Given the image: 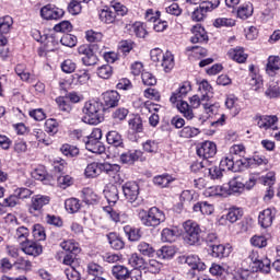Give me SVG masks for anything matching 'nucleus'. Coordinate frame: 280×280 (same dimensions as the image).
<instances>
[{
	"instance_id": "45",
	"label": "nucleus",
	"mask_w": 280,
	"mask_h": 280,
	"mask_svg": "<svg viewBox=\"0 0 280 280\" xmlns=\"http://www.w3.org/2000/svg\"><path fill=\"white\" fill-rule=\"evenodd\" d=\"M100 19L103 23H115L117 21V15L113 12V9L109 10H103L100 13Z\"/></svg>"
},
{
	"instance_id": "38",
	"label": "nucleus",
	"mask_w": 280,
	"mask_h": 280,
	"mask_svg": "<svg viewBox=\"0 0 280 280\" xmlns=\"http://www.w3.org/2000/svg\"><path fill=\"white\" fill-rule=\"evenodd\" d=\"M128 268L121 266V265H116L112 268V273L115 277V279L118 280H127L128 279Z\"/></svg>"
},
{
	"instance_id": "25",
	"label": "nucleus",
	"mask_w": 280,
	"mask_h": 280,
	"mask_svg": "<svg viewBox=\"0 0 280 280\" xmlns=\"http://www.w3.org/2000/svg\"><path fill=\"white\" fill-rule=\"evenodd\" d=\"M199 90L202 91L201 102H211L213 97V88L209 84V81H201L199 84Z\"/></svg>"
},
{
	"instance_id": "23",
	"label": "nucleus",
	"mask_w": 280,
	"mask_h": 280,
	"mask_svg": "<svg viewBox=\"0 0 280 280\" xmlns=\"http://www.w3.org/2000/svg\"><path fill=\"white\" fill-rule=\"evenodd\" d=\"M185 264L191 268V270H206L207 265L205 262L200 261V257L196 255H189L185 259Z\"/></svg>"
},
{
	"instance_id": "49",
	"label": "nucleus",
	"mask_w": 280,
	"mask_h": 280,
	"mask_svg": "<svg viewBox=\"0 0 280 280\" xmlns=\"http://www.w3.org/2000/svg\"><path fill=\"white\" fill-rule=\"evenodd\" d=\"M200 135V129L195 127H184L183 130L179 132V137L184 139H191L192 137H198Z\"/></svg>"
},
{
	"instance_id": "29",
	"label": "nucleus",
	"mask_w": 280,
	"mask_h": 280,
	"mask_svg": "<svg viewBox=\"0 0 280 280\" xmlns=\"http://www.w3.org/2000/svg\"><path fill=\"white\" fill-rule=\"evenodd\" d=\"M279 69H280L279 56H270L268 58V62H267V67H266V71H267L268 75L273 77L276 71H279Z\"/></svg>"
},
{
	"instance_id": "59",
	"label": "nucleus",
	"mask_w": 280,
	"mask_h": 280,
	"mask_svg": "<svg viewBox=\"0 0 280 280\" xmlns=\"http://www.w3.org/2000/svg\"><path fill=\"white\" fill-rule=\"evenodd\" d=\"M46 132L48 135H56L58 133V121L54 118L47 119L45 122Z\"/></svg>"
},
{
	"instance_id": "48",
	"label": "nucleus",
	"mask_w": 280,
	"mask_h": 280,
	"mask_svg": "<svg viewBox=\"0 0 280 280\" xmlns=\"http://www.w3.org/2000/svg\"><path fill=\"white\" fill-rule=\"evenodd\" d=\"M225 106L229 108V110H232L233 115H240V112L242 108H240V105L237 104V98L230 96L225 101Z\"/></svg>"
},
{
	"instance_id": "5",
	"label": "nucleus",
	"mask_w": 280,
	"mask_h": 280,
	"mask_svg": "<svg viewBox=\"0 0 280 280\" xmlns=\"http://www.w3.org/2000/svg\"><path fill=\"white\" fill-rule=\"evenodd\" d=\"M218 153V147H215V143L211 141H206L201 143V145L197 149V154L201 159H203L202 162H197L191 165V170L196 172L197 170H200L205 167V164L207 163L208 159H213V155Z\"/></svg>"
},
{
	"instance_id": "1",
	"label": "nucleus",
	"mask_w": 280,
	"mask_h": 280,
	"mask_svg": "<svg viewBox=\"0 0 280 280\" xmlns=\"http://www.w3.org/2000/svg\"><path fill=\"white\" fill-rule=\"evenodd\" d=\"M82 121L90 126H97L104 121V106L97 101H89L82 108Z\"/></svg>"
},
{
	"instance_id": "35",
	"label": "nucleus",
	"mask_w": 280,
	"mask_h": 280,
	"mask_svg": "<svg viewBox=\"0 0 280 280\" xmlns=\"http://www.w3.org/2000/svg\"><path fill=\"white\" fill-rule=\"evenodd\" d=\"M137 248L143 257H154V254L156 253L154 246L148 242H140Z\"/></svg>"
},
{
	"instance_id": "62",
	"label": "nucleus",
	"mask_w": 280,
	"mask_h": 280,
	"mask_svg": "<svg viewBox=\"0 0 280 280\" xmlns=\"http://www.w3.org/2000/svg\"><path fill=\"white\" fill-rule=\"evenodd\" d=\"M107 212L110 215V219L114 222H120L121 224H124V222H126V220H128V215L127 214H119V212L112 210L110 208L107 209Z\"/></svg>"
},
{
	"instance_id": "54",
	"label": "nucleus",
	"mask_w": 280,
	"mask_h": 280,
	"mask_svg": "<svg viewBox=\"0 0 280 280\" xmlns=\"http://www.w3.org/2000/svg\"><path fill=\"white\" fill-rule=\"evenodd\" d=\"M162 242H175L176 241V231L170 228H165L161 233Z\"/></svg>"
},
{
	"instance_id": "22",
	"label": "nucleus",
	"mask_w": 280,
	"mask_h": 280,
	"mask_svg": "<svg viewBox=\"0 0 280 280\" xmlns=\"http://www.w3.org/2000/svg\"><path fill=\"white\" fill-rule=\"evenodd\" d=\"M278 121L277 116H260L258 119V127L264 128L265 130H277V127L275 126Z\"/></svg>"
},
{
	"instance_id": "34",
	"label": "nucleus",
	"mask_w": 280,
	"mask_h": 280,
	"mask_svg": "<svg viewBox=\"0 0 280 280\" xmlns=\"http://www.w3.org/2000/svg\"><path fill=\"white\" fill-rule=\"evenodd\" d=\"M160 65L163 67L165 73H170V71L174 69V55H172L170 51H166Z\"/></svg>"
},
{
	"instance_id": "63",
	"label": "nucleus",
	"mask_w": 280,
	"mask_h": 280,
	"mask_svg": "<svg viewBox=\"0 0 280 280\" xmlns=\"http://www.w3.org/2000/svg\"><path fill=\"white\" fill-rule=\"evenodd\" d=\"M265 95H266L267 97H270V98H272V97H279V95H280L279 84H277V83H271V84L269 85V88L266 90Z\"/></svg>"
},
{
	"instance_id": "32",
	"label": "nucleus",
	"mask_w": 280,
	"mask_h": 280,
	"mask_svg": "<svg viewBox=\"0 0 280 280\" xmlns=\"http://www.w3.org/2000/svg\"><path fill=\"white\" fill-rule=\"evenodd\" d=\"M125 235L128 237L129 242H139L141 240V230L132 228L130 225L124 226Z\"/></svg>"
},
{
	"instance_id": "51",
	"label": "nucleus",
	"mask_w": 280,
	"mask_h": 280,
	"mask_svg": "<svg viewBox=\"0 0 280 280\" xmlns=\"http://www.w3.org/2000/svg\"><path fill=\"white\" fill-rule=\"evenodd\" d=\"M110 8L116 16H126V14H128V8L120 2L112 1Z\"/></svg>"
},
{
	"instance_id": "26",
	"label": "nucleus",
	"mask_w": 280,
	"mask_h": 280,
	"mask_svg": "<svg viewBox=\"0 0 280 280\" xmlns=\"http://www.w3.org/2000/svg\"><path fill=\"white\" fill-rule=\"evenodd\" d=\"M171 183H174V177H172L170 174H163L153 177V184L156 185V187H161V189L170 187Z\"/></svg>"
},
{
	"instance_id": "24",
	"label": "nucleus",
	"mask_w": 280,
	"mask_h": 280,
	"mask_svg": "<svg viewBox=\"0 0 280 280\" xmlns=\"http://www.w3.org/2000/svg\"><path fill=\"white\" fill-rule=\"evenodd\" d=\"M107 143L114 148H124V138L118 131H109L106 135Z\"/></svg>"
},
{
	"instance_id": "64",
	"label": "nucleus",
	"mask_w": 280,
	"mask_h": 280,
	"mask_svg": "<svg viewBox=\"0 0 280 280\" xmlns=\"http://www.w3.org/2000/svg\"><path fill=\"white\" fill-rule=\"evenodd\" d=\"M65 273L69 280H80V271L75 267H68Z\"/></svg>"
},
{
	"instance_id": "57",
	"label": "nucleus",
	"mask_w": 280,
	"mask_h": 280,
	"mask_svg": "<svg viewBox=\"0 0 280 280\" xmlns=\"http://www.w3.org/2000/svg\"><path fill=\"white\" fill-rule=\"evenodd\" d=\"M156 255L160 257V259H172V257H174V248L170 246H163L158 250Z\"/></svg>"
},
{
	"instance_id": "9",
	"label": "nucleus",
	"mask_w": 280,
	"mask_h": 280,
	"mask_svg": "<svg viewBox=\"0 0 280 280\" xmlns=\"http://www.w3.org/2000/svg\"><path fill=\"white\" fill-rule=\"evenodd\" d=\"M245 185L242 182V177H234L229 183V188L224 186H217V196H226V194H242L244 191Z\"/></svg>"
},
{
	"instance_id": "39",
	"label": "nucleus",
	"mask_w": 280,
	"mask_h": 280,
	"mask_svg": "<svg viewBox=\"0 0 280 280\" xmlns=\"http://www.w3.org/2000/svg\"><path fill=\"white\" fill-rule=\"evenodd\" d=\"M177 109L186 119H191L194 117V110L189 106L188 102H185L183 100H179V103L177 104Z\"/></svg>"
},
{
	"instance_id": "6",
	"label": "nucleus",
	"mask_w": 280,
	"mask_h": 280,
	"mask_svg": "<svg viewBox=\"0 0 280 280\" xmlns=\"http://www.w3.org/2000/svg\"><path fill=\"white\" fill-rule=\"evenodd\" d=\"M184 229V240L186 244H189V246H194L200 242V233H202V230L200 229V225L191 220H187L183 223Z\"/></svg>"
},
{
	"instance_id": "46",
	"label": "nucleus",
	"mask_w": 280,
	"mask_h": 280,
	"mask_svg": "<svg viewBox=\"0 0 280 280\" xmlns=\"http://www.w3.org/2000/svg\"><path fill=\"white\" fill-rule=\"evenodd\" d=\"M237 16L243 21H246L249 16H253V4H243L237 9Z\"/></svg>"
},
{
	"instance_id": "40",
	"label": "nucleus",
	"mask_w": 280,
	"mask_h": 280,
	"mask_svg": "<svg viewBox=\"0 0 280 280\" xmlns=\"http://www.w3.org/2000/svg\"><path fill=\"white\" fill-rule=\"evenodd\" d=\"M107 240L109 242V246L114 248V250H121L126 244L121 241L120 237L117 236L115 233H109L107 235Z\"/></svg>"
},
{
	"instance_id": "50",
	"label": "nucleus",
	"mask_w": 280,
	"mask_h": 280,
	"mask_svg": "<svg viewBox=\"0 0 280 280\" xmlns=\"http://www.w3.org/2000/svg\"><path fill=\"white\" fill-rule=\"evenodd\" d=\"M129 264L135 269H139V268L143 269L145 267V260L143 259V257L139 256V254H132L129 257Z\"/></svg>"
},
{
	"instance_id": "16",
	"label": "nucleus",
	"mask_w": 280,
	"mask_h": 280,
	"mask_svg": "<svg viewBox=\"0 0 280 280\" xmlns=\"http://www.w3.org/2000/svg\"><path fill=\"white\" fill-rule=\"evenodd\" d=\"M190 91H191V83L186 81L182 83L178 90L171 95L170 101L172 102V104H176V102L183 100V97H187V93H189Z\"/></svg>"
},
{
	"instance_id": "33",
	"label": "nucleus",
	"mask_w": 280,
	"mask_h": 280,
	"mask_svg": "<svg viewBox=\"0 0 280 280\" xmlns=\"http://www.w3.org/2000/svg\"><path fill=\"white\" fill-rule=\"evenodd\" d=\"M242 215H244V211H242V208L232 207L228 211L226 220L231 224H235L237 220H242Z\"/></svg>"
},
{
	"instance_id": "28",
	"label": "nucleus",
	"mask_w": 280,
	"mask_h": 280,
	"mask_svg": "<svg viewBox=\"0 0 280 280\" xmlns=\"http://www.w3.org/2000/svg\"><path fill=\"white\" fill-rule=\"evenodd\" d=\"M104 196L109 205H115L119 200V190L117 186L110 185L104 190Z\"/></svg>"
},
{
	"instance_id": "61",
	"label": "nucleus",
	"mask_w": 280,
	"mask_h": 280,
	"mask_svg": "<svg viewBox=\"0 0 280 280\" xmlns=\"http://www.w3.org/2000/svg\"><path fill=\"white\" fill-rule=\"evenodd\" d=\"M132 30L138 38H144V36H148V31H145V25H143V23H135L132 25Z\"/></svg>"
},
{
	"instance_id": "13",
	"label": "nucleus",
	"mask_w": 280,
	"mask_h": 280,
	"mask_svg": "<svg viewBox=\"0 0 280 280\" xmlns=\"http://www.w3.org/2000/svg\"><path fill=\"white\" fill-rule=\"evenodd\" d=\"M51 202V198L46 195H35L31 199V205L28 208V212L34 215V213H40L43 211V207H47Z\"/></svg>"
},
{
	"instance_id": "18",
	"label": "nucleus",
	"mask_w": 280,
	"mask_h": 280,
	"mask_svg": "<svg viewBox=\"0 0 280 280\" xmlns=\"http://www.w3.org/2000/svg\"><path fill=\"white\" fill-rule=\"evenodd\" d=\"M85 148L93 154H104L106 152V147L100 140H85Z\"/></svg>"
},
{
	"instance_id": "4",
	"label": "nucleus",
	"mask_w": 280,
	"mask_h": 280,
	"mask_svg": "<svg viewBox=\"0 0 280 280\" xmlns=\"http://www.w3.org/2000/svg\"><path fill=\"white\" fill-rule=\"evenodd\" d=\"M97 51H100V46L97 44H84L78 47V54L79 56H82L81 60L85 67H95V65L100 62Z\"/></svg>"
},
{
	"instance_id": "14",
	"label": "nucleus",
	"mask_w": 280,
	"mask_h": 280,
	"mask_svg": "<svg viewBox=\"0 0 280 280\" xmlns=\"http://www.w3.org/2000/svg\"><path fill=\"white\" fill-rule=\"evenodd\" d=\"M21 250H23L25 255H30L31 257H38V255L43 254V245L30 240L22 241Z\"/></svg>"
},
{
	"instance_id": "15",
	"label": "nucleus",
	"mask_w": 280,
	"mask_h": 280,
	"mask_svg": "<svg viewBox=\"0 0 280 280\" xmlns=\"http://www.w3.org/2000/svg\"><path fill=\"white\" fill-rule=\"evenodd\" d=\"M119 100H121V95L117 91H107L103 93V104L106 108H115L119 106Z\"/></svg>"
},
{
	"instance_id": "53",
	"label": "nucleus",
	"mask_w": 280,
	"mask_h": 280,
	"mask_svg": "<svg viewBox=\"0 0 280 280\" xmlns=\"http://www.w3.org/2000/svg\"><path fill=\"white\" fill-rule=\"evenodd\" d=\"M60 150L65 156H69L70 159H73V156H78V154H80V149L70 144H63Z\"/></svg>"
},
{
	"instance_id": "58",
	"label": "nucleus",
	"mask_w": 280,
	"mask_h": 280,
	"mask_svg": "<svg viewBox=\"0 0 280 280\" xmlns=\"http://www.w3.org/2000/svg\"><path fill=\"white\" fill-rule=\"evenodd\" d=\"M226 168H222V166H212L209 168V174L212 180H219L224 176V172Z\"/></svg>"
},
{
	"instance_id": "19",
	"label": "nucleus",
	"mask_w": 280,
	"mask_h": 280,
	"mask_svg": "<svg viewBox=\"0 0 280 280\" xmlns=\"http://www.w3.org/2000/svg\"><path fill=\"white\" fill-rule=\"evenodd\" d=\"M140 156H143V152H141V150L128 151L120 155V161L127 165H133Z\"/></svg>"
},
{
	"instance_id": "47",
	"label": "nucleus",
	"mask_w": 280,
	"mask_h": 280,
	"mask_svg": "<svg viewBox=\"0 0 280 280\" xmlns=\"http://www.w3.org/2000/svg\"><path fill=\"white\" fill-rule=\"evenodd\" d=\"M33 237L37 240V242H45V240H47L45 228L40 224L33 225Z\"/></svg>"
},
{
	"instance_id": "31",
	"label": "nucleus",
	"mask_w": 280,
	"mask_h": 280,
	"mask_svg": "<svg viewBox=\"0 0 280 280\" xmlns=\"http://www.w3.org/2000/svg\"><path fill=\"white\" fill-rule=\"evenodd\" d=\"M102 174V163H91L85 168L86 178H97Z\"/></svg>"
},
{
	"instance_id": "41",
	"label": "nucleus",
	"mask_w": 280,
	"mask_h": 280,
	"mask_svg": "<svg viewBox=\"0 0 280 280\" xmlns=\"http://www.w3.org/2000/svg\"><path fill=\"white\" fill-rule=\"evenodd\" d=\"M12 25H14L12 16L5 15L4 18L0 19V34H10Z\"/></svg>"
},
{
	"instance_id": "17",
	"label": "nucleus",
	"mask_w": 280,
	"mask_h": 280,
	"mask_svg": "<svg viewBox=\"0 0 280 280\" xmlns=\"http://www.w3.org/2000/svg\"><path fill=\"white\" fill-rule=\"evenodd\" d=\"M215 208L213 205L207 202V201H198L192 206V211L195 213H201V215H211Z\"/></svg>"
},
{
	"instance_id": "8",
	"label": "nucleus",
	"mask_w": 280,
	"mask_h": 280,
	"mask_svg": "<svg viewBox=\"0 0 280 280\" xmlns=\"http://www.w3.org/2000/svg\"><path fill=\"white\" fill-rule=\"evenodd\" d=\"M122 194L126 200L133 207H139V205H141V199H139V184L136 182H127L122 185Z\"/></svg>"
},
{
	"instance_id": "27",
	"label": "nucleus",
	"mask_w": 280,
	"mask_h": 280,
	"mask_svg": "<svg viewBox=\"0 0 280 280\" xmlns=\"http://www.w3.org/2000/svg\"><path fill=\"white\" fill-rule=\"evenodd\" d=\"M212 249V257H217L218 259H222L223 257H229L231 255V249L226 248L222 244L210 245Z\"/></svg>"
},
{
	"instance_id": "2",
	"label": "nucleus",
	"mask_w": 280,
	"mask_h": 280,
	"mask_svg": "<svg viewBox=\"0 0 280 280\" xmlns=\"http://www.w3.org/2000/svg\"><path fill=\"white\" fill-rule=\"evenodd\" d=\"M138 218L143 226H149L152 229H156V226H161L163 222H165V212L163 210L152 207L148 211L143 209L138 210Z\"/></svg>"
},
{
	"instance_id": "11",
	"label": "nucleus",
	"mask_w": 280,
	"mask_h": 280,
	"mask_svg": "<svg viewBox=\"0 0 280 280\" xmlns=\"http://www.w3.org/2000/svg\"><path fill=\"white\" fill-rule=\"evenodd\" d=\"M240 165H242L243 167H248V165H250V160L241 159L235 161V158H233V155H230L224 158L220 162V166L222 167V170H228L229 172H237V170H240L237 168L240 167Z\"/></svg>"
},
{
	"instance_id": "37",
	"label": "nucleus",
	"mask_w": 280,
	"mask_h": 280,
	"mask_svg": "<svg viewBox=\"0 0 280 280\" xmlns=\"http://www.w3.org/2000/svg\"><path fill=\"white\" fill-rule=\"evenodd\" d=\"M161 268H163V265L160 261L156 259H150L148 262H144L143 270L151 272V275H159V272H161Z\"/></svg>"
},
{
	"instance_id": "10",
	"label": "nucleus",
	"mask_w": 280,
	"mask_h": 280,
	"mask_svg": "<svg viewBox=\"0 0 280 280\" xmlns=\"http://www.w3.org/2000/svg\"><path fill=\"white\" fill-rule=\"evenodd\" d=\"M101 170L103 174H106L110 178L112 183L121 184V166L119 164H112L108 162L102 163Z\"/></svg>"
},
{
	"instance_id": "30",
	"label": "nucleus",
	"mask_w": 280,
	"mask_h": 280,
	"mask_svg": "<svg viewBox=\"0 0 280 280\" xmlns=\"http://www.w3.org/2000/svg\"><path fill=\"white\" fill-rule=\"evenodd\" d=\"M229 57L235 62L244 63L246 62L248 55L244 52V48H234L229 51Z\"/></svg>"
},
{
	"instance_id": "36",
	"label": "nucleus",
	"mask_w": 280,
	"mask_h": 280,
	"mask_svg": "<svg viewBox=\"0 0 280 280\" xmlns=\"http://www.w3.org/2000/svg\"><path fill=\"white\" fill-rule=\"evenodd\" d=\"M262 185H266L268 188L265 198H272L275 196V190H272V185H275V175L272 173L267 174V176L261 177Z\"/></svg>"
},
{
	"instance_id": "42",
	"label": "nucleus",
	"mask_w": 280,
	"mask_h": 280,
	"mask_svg": "<svg viewBox=\"0 0 280 280\" xmlns=\"http://www.w3.org/2000/svg\"><path fill=\"white\" fill-rule=\"evenodd\" d=\"M96 73L102 80H109L113 77V67L110 65H103L97 68Z\"/></svg>"
},
{
	"instance_id": "44",
	"label": "nucleus",
	"mask_w": 280,
	"mask_h": 280,
	"mask_svg": "<svg viewBox=\"0 0 280 280\" xmlns=\"http://www.w3.org/2000/svg\"><path fill=\"white\" fill-rule=\"evenodd\" d=\"M66 211H69V213H78L80 211V200L75 198L67 199L65 202Z\"/></svg>"
},
{
	"instance_id": "12",
	"label": "nucleus",
	"mask_w": 280,
	"mask_h": 280,
	"mask_svg": "<svg viewBox=\"0 0 280 280\" xmlns=\"http://www.w3.org/2000/svg\"><path fill=\"white\" fill-rule=\"evenodd\" d=\"M40 16L46 21H58L65 16V10L54 4H47L40 9Z\"/></svg>"
},
{
	"instance_id": "56",
	"label": "nucleus",
	"mask_w": 280,
	"mask_h": 280,
	"mask_svg": "<svg viewBox=\"0 0 280 280\" xmlns=\"http://www.w3.org/2000/svg\"><path fill=\"white\" fill-rule=\"evenodd\" d=\"M14 237L19 240L21 243L27 242V237H30V229L25 226L18 228Z\"/></svg>"
},
{
	"instance_id": "60",
	"label": "nucleus",
	"mask_w": 280,
	"mask_h": 280,
	"mask_svg": "<svg viewBox=\"0 0 280 280\" xmlns=\"http://www.w3.org/2000/svg\"><path fill=\"white\" fill-rule=\"evenodd\" d=\"M214 27H233L235 25V20L219 18L213 23Z\"/></svg>"
},
{
	"instance_id": "3",
	"label": "nucleus",
	"mask_w": 280,
	"mask_h": 280,
	"mask_svg": "<svg viewBox=\"0 0 280 280\" xmlns=\"http://www.w3.org/2000/svg\"><path fill=\"white\" fill-rule=\"evenodd\" d=\"M256 269H243L232 275V280H258L255 272H262V275H268L270 272V259L266 258L264 260H254Z\"/></svg>"
},
{
	"instance_id": "7",
	"label": "nucleus",
	"mask_w": 280,
	"mask_h": 280,
	"mask_svg": "<svg viewBox=\"0 0 280 280\" xmlns=\"http://www.w3.org/2000/svg\"><path fill=\"white\" fill-rule=\"evenodd\" d=\"M220 7V0H206L200 3V5L192 12L191 19L197 23L203 21L209 12H213Z\"/></svg>"
},
{
	"instance_id": "43",
	"label": "nucleus",
	"mask_w": 280,
	"mask_h": 280,
	"mask_svg": "<svg viewBox=\"0 0 280 280\" xmlns=\"http://www.w3.org/2000/svg\"><path fill=\"white\" fill-rule=\"evenodd\" d=\"M61 248L66 250L68 254H77L80 253V246L78 243L73 241H65L60 244Z\"/></svg>"
},
{
	"instance_id": "20",
	"label": "nucleus",
	"mask_w": 280,
	"mask_h": 280,
	"mask_svg": "<svg viewBox=\"0 0 280 280\" xmlns=\"http://www.w3.org/2000/svg\"><path fill=\"white\" fill-rule=\"evenodd\" d=\"M272 220H275V217L272 215L271 209H265L258 215V223L262 229H268V226H272Z\"/></svg>"
},
{
	"instance_id": "55",
	"label": "nucleus",
	"mask_w": 280,
	"mask_h": 280,
	"mask_svg": "<svg viewBox=\"0 0 280 280\" xmlns=\"http://www.w3.org/2000/svg\"><path fill=\"white\" fill-rule=\"evenodd\" d=\"M60 43L65 47H75V45L78 43V37H75V35H72V34H65L60 38Z\"/></svg>"
},
{
	"instance_id": "21",
	"label": "nucleus",
	"mask_w": 280,
	"mask_h": 280,
	"mask_svg": "<svg viewBox=\"0 0 280 280\" xmlns=\"http://www.w3.org/2000/svg\"><path fill=\"white\" fill-rule=\"evenodd\" d=\"M194 36L190 38V43H207L209 36H207V31L202 26H194L192 28Z\"/></svg>"
},
{
	"instance_id": "52",
	"label": "nucleus",
	"mask_w": 280,
	"mask_h": 280,
	"mask_svg": "<svg viewBox=\"0 0 280 280\" xmlns=\"http://www.w3.org/2000/svg\"><path fill=\"white\" fill-rule=\"evenodd\" d=\"M96 201H97V195L94 194L93 189L91 188L83 189V202H85V205H95Z\"/></svg>"
}]
</instances>
